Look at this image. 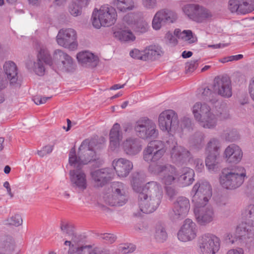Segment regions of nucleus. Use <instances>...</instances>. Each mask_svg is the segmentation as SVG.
<instances>
[{"label": "nucleus", "mask_w": 254, "mask_h": 254, "mask_svg": "<svg viewBox=\"0 0 254 254\" xmlns=\"http://www.w3.org/2000/svg\"><path fill=\"white\" fill-rule=\"evenodd\" d=\"M161 53L162 51L159 47L155 46H149L145 49L146 61L155 60L159 58Z\"/></svg>", "instance_id": "obj_43"}, {"label": "nucleus", "mask_w": 254, "mask_h": 254, "mask_svg": "<svg viewBox=\"0 0 254 254\" xmlns=\"http://www.w3.org/2000/svg\"><path fill=\"white\" fill-rule=\"evenodd\" d=\"M91 176L96 187H103L112 180L114 173L112 168H105L92 172Z\"/></svg>", "instance_id": "obj_18"}, {"label": "nucleus", "mask_w": 254, "mask_h": 254, "mask_svg": "<svg viewBox=\"0 0 254 254\" xmlns=\"http://www.w3.org/2000/svg\"><path fill=\"white\" fill-rule=\"evenodd\" d=\"M219 155L206 154L205 165L210 172H215L219 168L218 158Z\"/></svg>", "instance_id": "obj_37"}, {"label": "nucleus", "mask_w": 254, "mask_h": 254, "mask_svg": "<svg viewBox=\"0 0 254 254\" xmlns=\"http://www.w3.org/2000/svg\"><path fill=\"white\" fill-rule=\"evenodd\" d=\"M135 247L132 244H125L119 247V251L123 254H128L133 252Z\"/></svg>", "instance_id": "obj_55"}, {"label": "nucleus", "mask_w": 254, "mask_h": 254, "mask_svg": "<svg viewBox=\"0 0 254 254\" xmlns=\"http://www.w3.org/2000/svg\"><path fill=\"white\" fill-rule=\"evenodd\" d=\"M214 91L221 96L229 98L232 96L231 82L227 76L215 78L214 80Z\"/></svg>", "instance_id": "obj_21"}, {"label": "nucleus", "mask_w": 254, "mask_h": 254, "mask_svg": "<svg viewBox=\"0 0 254 254\" xmlns=\"http://www.w3.org/2000/svg\"><path fill=\"white\" fill-rule=\"evenodd\" d=\"M76 57L79 63L84 66L94 67L98 63V57L88 51L80 52Z\"/></svg>", "instance_id": "obj_26"}, {"label": "nucleus", "mask_w": 254, "mask_h": 254, "mask_svg": "<svg viewBox=\"0 0 254 254\" xmlns=\"http://www.w3.org/2000/svg\"><path fill=\"white\" fill-rule=\"evenodd\" d=\"M3 70L10 83H16L18 79V69L16 64L11 61L6 62L3 65Z\"/></svg>", "instance_id": "obj_31"}, {"label": "nucleus", "mask_w": 254, "mask_h": 254, "mask_svg": "<svg viewBox=\"0 0 254 254\" xmlns=\"http://www.w3.org/2000/svg\"><path fill=\"white\" fill-rule=\"evenodd\" d=\"M15 243L13 238L8 236H4L0 238V250L10 252L14 250Z\"/></svg>", "instance_id": "obj_35"}, {"label": "nucleus", "mask_w": 254, "mask_h": 254, "mask_svg": "<svg viewBox=\"0 0 254 254\" xmlns=\"http://www.w3.org/2000/svg\"><path fill=\"white\" fill-rule=\"evenodd\" d=\"M202 96H203V98L206 101L214 102V101H213V99L214 93L212 92V91L210 90L209 88H205L202 93Z\"/></svg>", "instance_id": "obj_61"}, {"label": "nucleus", "mask_w": 254, "mask_h": 254, "mask_svg": "<svg viewBox=\"0 0 254 254\" xmlns=\"http://www.w3.org/2000/svg\"><path fill=\"white\" fill-rule=\"evenodd\" d=\"M220 143L215 138L210 139L205 147L206 154L220 155Z\"/></svg>", "instance_id": "obj_36"}, {"label": "nucleus", "mask_w": 254, "mask_h": 254, "mask_svg": "<svg viewBox=\"0 0 254 254\" xmlns=\"http://www.w3.org/2000/svg\"><path fill=\"white\" fill-rule=\"evenodd\" d=\"M191 194L192 195V201L193 203L208 202L212 196L211 186L206 181H199L193 186Z\"/></svg>", "instance_id": "obj_9"}, {"label": "nucleus", "mask_w": 254, "mask_h": 254, "mask_svg": "<svg viewBox=\"0 0 254 254\" xmlns=\"http://www.w3.org/2000/svg\"><path fill=\"white\" fill-rule=\"evenodd\" d=\"M153 237L156 242L163 243L167 238L168 234L164 226L161 224H157L154 227Z\"/></svg>", "instance_id": "obj_34"}, {"label": "nucleus", "mask_w": 254, "mask_h": 254, "mask_svg": "<svg viewBox=\"0 0 254 254\" xmlns=\"http://www.w3.org/2000/svg\"><path fill=\"white\" fill-rule=\"evenodd\" d=\"M58 44L70 50H74L77 47L76 32L71 28L62 29L57 36Z\"/></svg>", "instance_id": "obj_13"}, {"label": "nucleus", "mask_w": 254, "mask_h": 254, "mask_svg": "<svg viewBox=\"0 0 254 254\" xmlns=\"http://www.w3.org/2000/svg\"><path fill=\"white\" fill-rule=\"evenodd\" d=\"M224 155L229 162L237 163L241 160L243 152L238 145L232 144L225 149Z\"/></svg>", "instance_id": "obj_27"}, {"label": "nucleus", "mask_w": 254, "mask_h": 254, "mask_svg": "<svg viewBox=\"0 0 254 254\" xmlns=\"http://www.w3.org/2000/svg\"><path fill=\"white\" fill-rule=\"evenodd\" d=\"M103 160L97 157L92 145L88 139L81 143L79 147L78 155L75 148L72 147L69 153V163L74 168H78L83 165L90 163L95 168H98L103 164Z\"/></svg>", "instance_id": "obj_2"}, {"label": "nucleus", "mask_w": 254, "mask_h": 254, "mask_svg": "<svg viewBox=\"0 0 254 254\" xmlns=\"http://www.w3.org/2000/svg\"><path fill=\"white\" fill-rule=\"evenodd\" d=\"M194 163L195 165V169L199 172H202L204 169L203 160L201 159H196L194 160Z\"/></svg>", "instance_id": "obj_64"}, {"label": "nucleus", "mask_w": 254, "mask_h": 254, "mask_svg": "<svg viewBox=\"0 0 254 254\" xmlns=\"http://www.w3.org/2000/svg\"><path fill=\"white\" fill-rule=\"evenodd\" d=\"M132 17L133 15L132 14H128L124 16V20L136 32L143 33L148 30V27L146 22L142 21L137 23H133Z\"/></svg>", "instance_id": "obj_32"}, {"label": "nucleus", "mask_w": 254, "mask_h": 254, "mask_svg": "<svg viewBox=\"0 0 254 254\" xmlns=\"http://www.w3.org/2000/svg\"><path fill=\"white\" fill-rule=\"evenodd\" d=\"M8 223L16 226H20L22 223V219L20 215L15 214L7 219Z\"/></svg>", "instance_id": "obj_56"}, {"label": "nucleus", "mask_w": 254, "mask_h": 254, "mask_svg": "<svg viewBox=\"0 0 254 254\" xmlns=\"http://www.w3.org/2000/svg\"><path fill=\"white\" fill-rule=\"evenodd\" d=\"M174 36L179 38L185 39L186 40L190 41L191 43L195 42L194 38L193 37L192 33L191 30H184L181 32L179 29L174 31Z\"/></svg>", "instance_id": "obj_46"}, {"label": "nucleus", "mask_w": 254, "mask_h": 254, "mask_svg": "<svg viewBox=\"0 0 254 254\" xmlns=\"http://www.w3.org/2000/svg\"><path fill=\"white\" fill-rule=\"evenodd\" d=\"M51 98V97H43L38 95L33 97V100L37 105H40L45 103L47 101Z\"/></svg>", "instance_id": "obj_63"}, {"label": "nucleus", "mask_w": 254, "mask_h": 254, "mask_svg": "<svg viewBox=\"0 0 254 254\" xmlns=\"http://www.w3.org/2000/svg\"><path fill=\"white\" fill-rule=\"evenodd\" d=\"M100 238L104 240L105 242L108 244H112L115 242L117 237L114 234L105 233L100 235Z\"/></svg>", "instance_id": "obj_58"}, {"label": "nucleus", "mask_w": 254, "mask_h": 254, "mask_svg": "<svg viewBox=\"0 0 254 254\" xmlns=\"http://www.w3.org/2000/svg\"><path fill=\"white\" fill-rule=\"evenodd\" d=\"M159 126L164 131L172 134L179 126L178 117L177 113L172 110H167L162 112L158 118Z\"/></svg>", "instance_id": "obj_8"}, {"label": "nucleus", "mask_w": 254, "mask_h": 254, "mask_svg": "<svg viewBox=\"0 0 254 254\" xmlns=\"http://www.w3.org/2000/svg\"><path fill=\"white\" fill-rule=\"evenodd\" d=\"M91 246H79L71 245L69 248L68 254H83L85 250L91 248Z\"/></svg>", "instance_id": "obj_49"}, {"label": "nucleus", "mask_w": 254, "mask_h": 254, "mask_svg": "<svg viewBox=\"0 0 254 254\" xmlns=\"http://www.w3.org/2000/svg\"><path fill=\"white\" fill-rule=\"evenodd\" d=\"M241 5V0H230L229 1V9L232 12L239 13V7Z\"/></svg>", "instance_id": "obj_54"}, {"label": "nucleus", "mask_w": 254, "mask_h": 254, "mask_svg": "<svg viewBox=\"0 0 254 254\" xmlns=\"http://www.w3.org/2000/svg\"><path fill=\"white\" fill-rule=\"evenodd\" d=\"M133 190L138 193L148 194V196L154 199L158 198L161 201L163 191L161 185L155 181H150L146 183L142 188L137 186L136 180L133 178L132 182Z\"/></svg>", "instance_id": "obj_12"}, {"label": "nucleus", "mask_w": 254, "mask_h": 254, "mask_svg": "<svg viewBox=\"0 0 254 254\" xmlns=\"http://www.w3.org/2000/svg\"><path fill=\"white\" fill-rule=\"evenodd\" d=\"M195 15V21L199 23L208 20L212 16L211 12L208 9L199 5Z\"/></svg>", "instance_id": "obj_41"}, {"label": "nucleus", "mask_w": 254, "mask_h": 254, "mask_svg": "<svg viewBox=\"0 0 254 254\" xmlns=\"http://www.w3.org/2000/svg\"><path fill=\"white\" fill-rule=\"evenodd\" d=\"M112 191L120 200V203L125 204L127 200L126 186L122 183L114 182L111 185Z\"/></svg>", "instance_id": "obj_30"}, {"label": "nucleus", "mask_w": 254, "mask_h": 254, "mask_svg": "<svg viewBox=\"0 0 254 254\" xmlns=\"http://www.w3.org/2000/svg\"><path fill=\"white\" fill-rule=\"evenodd\" d=\"M44 63L52 66L53 61L48 49L46 48H41L37 55L36 62L31 60L26 63V67L29 70H33L37 75L43 76L45 72V67Z\"/></svg>", "instance_id": "obj_7"}, {"label": "nucleus", "mask_w": 254, "mask_h": 254, "mask_svg": "<svg viewBox=\"0 0 254 254\" xmlns=\"http://www.w3.org/2000/svg\"><path fill=\"white\" fill-rule=\"evenodd\" d=\"M246 177V171L242 166H234L223 169L219 178L222 187L227 190H235L239 188Z\"/></svg>", "instance_id": "obj_3"}, {"label": "nucleus", "mask_w": 254, "mask_h": 254, "mask_svg": "<svg viewBox=\"0 0 254 254\" xmlns=\"http://www.w3.org/2000/svg\"><path fill=\"white\" fill-rule=\"evenodd\" d=\"M129 55L134 59L146 61L145 50L140 51L137 49H134L130 52Z\"/></svg>", "instance_id": "obj_51"}, {"label": "nucleus", "mask_w": 254, "mask_h": 254, "mask_svg": "<svg viewBox=\"0 0 254 254\" xmlns=\"http://www.w3.org/2000/svg\"><path fill=\"white\" fill-rule=\"evenodd\" d=\"M198 246L201 254H215L220 248V239L213 234H206L199 239Z\"/></svg>", "instance_id": "obj_11"}, {"label": "nucleus", "mask_w": 254, "mask_h": 254, "mask_svg": "<svg viewBox=\"0 0 254 254\" xmlns=\"http://www.w3.org/2000/svg\"><path fill=\"white\" fill-rule=\"evenodd\" d=\"M215 202L217 206L223 207L229 204V199L226 196H221L216 199Z\"/></svg>", "instance_id": "obj_60"}, {"label": "nucleus", "mask_w": 254, "mask_h": 254, "mask_svg": "<svg viewBox=\"0 0 254 254\" xmlns=\"http://www.w3.org/2000/svg\"><path fill=\"white\" fill-rule=\"evenodd\" d=\"M154 123L149 120L138 121L135 126V130L137 135L142 139L155 138L158 135Z\"/></svg>", "instance_id": "obj_14"}, {"label": "nucleus", "mask_w": 254, "mask_h": 254, "mask_svg": "<svg viewBox=\"0 0 254 254\" xmlns=\"http://www.w3.org/2000/svg\"><path fill=\"white\" fill-rule=\"evenodd\" d=\"M181 127L183 130L190 131L192 129V124L191 120L189 118L184 117L181 121Z\"/></svg>", "instance_id": "obj_57"}, {"label": "nucleus", "mask_w": 254, "mask_h": 254, "mask_svg": "<svg viewBox=\"0 0 254 254\" xmlns=\"http://www.w3.org/2000/svg\"><path fill=\"white\" fill-rule=\"evenodd\" d=\"M114 36L121 41H133L135 37L130 30L119 29L114 32Z\"/></svg>", "instance_id": "obj_39"}, {"label": "nucleus", "mask_w": 254, "mask_h": 254, "mask_svg": "<svg viewBox=\"0 0 254 254\" xmlns=\"http://www.w3.org/2000/svg\"><path fill=\"white\" fill-rule=\"evenodd\" d=\"M167 147L170 151L171 158L176 164H185L190 162L192 158L190 152L185 147L179 146L176 138L170 135L166 141Z\"/></svg>", "instance_id": "obj_6"}, {"label": "nucleus", "mask_w": 254, "mask_h": 254, "mask_svg": "<svg viewBox=\"0 0 254 254\" xmlns=\"http://www.w3.org/2000/svg\"><path fill=\"white\" fill-rule=\"evenodd\" d=\"M112 4L119 11L123 12L131 10L134 8V1L132 0H114Z\"/></svg>", "instance_id": "obj_33"}, {"label": "nucleus", "mask_w": 254, "mask_h": 254, "mask_svg": "<svg viewBox=\"0 0 254 254\" xmlns=\"http://www.w3.org/2000/svg\"><path fill=\"white\" fill-rule=\"evenodd\" d=\"M112 164L117 174L120 177H127L133 168L131 161L122 158L115 159Z\"/></svg>", "instance_id": "obj_23"}, {"label": "nucleus", "mask_w": 254, "mask_h": 254, "mask_svg": "<svg viewBox=\"0 0 254 254\" xmlns=\"http://www.w3.org/2000/svg\"><path fill=\"white\" fill-rule=\"evenodd\" d=\"M190 208L189 200L184 196H180L174 203L171 218L174 220L182 219L187 215Z\"/></svg>", "instance_id": "obj_16"}, {"label": "nucleus", "mask_w": 254, "mask_h": 254, "mask_svg": "<svg viewBox=\"0 0 254 254\" xmlns=\"http://www.w3.org/2000/svg\"><path fill=\"white\" fill-rule=\"evenodd\" d=\"M76 168L69 172L71 185L73 188L84 190L87 187L86 175L84 172L81 170V166Z\"/></svg>", "instance_id": "obj_20"}, {"label": "nucleus", "mask_w": 254, "mask_h": 254, "mask_svg": "<svg viewBox=\"0 0 254 254\" xmlns=\"http://www.w3.org/2000/svg\"><path fill=\"white\" fill-rule=\"evenodd\" d=\"M198 5L189 4L186 5L183 8L184 12L191 19L195 21L196 13L198 8Z\"/></svg>", "instance_id": "obj_45"}, {"label": "nucleus", "mask_w": 254, "mask_h": 254, "mask_svg": "<svg viewBox=\"0 0 254 254\" xmlns=\"http://www.w3.org/2000/svg\"><path fill=\"white\" fill-rule=\"evenodd\" d=\"M226 139L229 141H234L239 138L238 132L236 130H231L226 134Z\"/></svg>", "instance_id": "obj_62"}, {"label": "nucleus", "mask_w": 254, "mask_h": 254, "mask_svg": "<svg viewBox=\"0 0 254 254\" xmlns=\"http://www.w3.org/2000/svg\"><path fill=\"white\" fill-rule=\"evenodd\" d=\"M181 174L177 179L182 187H187L192 184L195 175L193 169L189 167L183 168Z\"/></svg>", "instance_id": "obj_29"}, {"label": "nucleus", "mask_w": 254, "mask_h": 254, "mask_svg": "<svg viewBox=\"0 0 254 254\" xmlns=\"http://www.w3.org/2000/svg\"><path fill=\"white\" fill-rule=\"evenodd\" d=\"M239 13L246 14L254 10V0H241Z\"/></svg>", "instance_id": "obj_44"}, {"label": "nucleus", "mask_w": 254, "mask_h": 254, "mask_svg": "<svg viewBox=\"0 0 254 254\" xmlns=\"http://www.w3.org/2000/svg\"><path fill=\"white\" fill-rule=\"evenodd\" d=\"M117 18L115 8L110 5L104 4L99 10L94 9L92 16V24L97 29L101 26L109 27L116 22Z\"/></svg>", "instance_id": "obj_4"}, {"label": "nucleus", "mask_w": 254, "mask_h": 254, "mask_svg": "<svg viewBox=\"0 0 254 254\" xmlns=\"http://www.w3.org/2000/svg\"><path fill=\"white\" fill-rule=\"evenodd\" d=\"M165 152L164 144L162 141H152L143 150V159L149 163H152L149 166V171L154 175L160 176L162 183L169 186L177 179V170L171 164L157 163Z\"/></svg>", "instance_id": "obj_1"}, {"label": "nucleus", "mask_w": 254, "mask_h": 254, "mask_svg": "<svg viewBox=\"0 0 254 254\" xmlns=\"http://www.w3.org/2000/svg\"><path fill=\"white\" fill-rule=\"evenodd\" d=\"M70 236L72 239L71 245L79 246H91L85 244V237L84 236L78 235L74 232V234Z\"/></svg>", "instance_id": "obj_48"}, {"label": "nucleus", "mask_w": 254, "mask_h": 254, "mask_svg": "<svg viewBox=\"0 0 254 254\" xmlns=\"http://www.w3.org/2000/svg\"><path fill=\"white\" fill-rule=\"evenodd\" d=\"M54 148V145H48L44 146L40 150H38L37 153L41 157H43L47 154L51 153Z\"/></svg>", "instance_id": "obj_59"}, {"label": "nucleus", "mask_w": 254, "mask_h": 254, "mask_svg": "<svg viewBox=\"0 0 254 254\" xmlns=\"http://www.w3.org/2000/svg\"><path fill=\"white\" fill-rule=\"evenodd\" d=\"M176 19V15L171 11H159L156 13L152 20V27L155 30H159L163 24L173 23Z\"/></svg>", "instance_id": "obj_22"}, {"label": "nucleus", "mask_w": 254, "mask_h": 254, "mask_svg": "<svg viewBox=\"0 0 254 254\" xmlns=\"http://www.w3.org/2000/svg\"><path fill=\"white\" fill-rule=\"evenodd\" d=\"M120 125L118 123L115 124L110 132V147L114 150L119 146L120 142L122 140L123 135L120 130Z\"/></svg>", "instance_id": "obj_28"}, {"label": "nucleus", "mask_w": 254, "mask_h": 254, "mask_svg": "<svg viewBox=\"0 0 254 254\" xmlns=\"http://www.w3.org/2000/svg\"><path fill=\"white\" fill-rule=\"evenodd\" d=\"M60 229L63 234L65 233L69 236L74 234V226L69 223L61 221L60 223Z\"/></svg>", "instance_id": "obj_47"}, {"label": "nucleus", "mask_w": 254, "mask_h": 254, "mask_svg": "<svg viewBox=\"0 0 254 254\" xmlns=\"http://www.w3.org/2000/svg\"><path fill=\"white\" fill-rule=\"evenodd\" d=\"M143 7L147 10H152L157 7V0H142Z\"/></svg>", "instance_id": "obj_52"}, {"label": "nucleus", "mask_w": 254, "mask_h": 254, "mask_svg": "<svg viewBox=\"0 0 254 254\" xmlns=\"http://www.w3.org/2000/svg\"><path fill=\"white\" fill-rule=\"evenodd\" d=\"M199 61L198 60L191 61L186 63V72L188 73L193 72L197 67Z\"/></svg>", "instance_id": "obj_53"}, {"label": "nucleus", "mask_w": 254, "mask_h": 254, "mask_svg": "<svg viewBox=\"0 0 254 254\" xmlns=\"http://www.w3.org/2000/svg\"><path fill=\"white\" fill-rule=\"evenodd\" d=\"M204 137V135L202 132H196L190 137V143L191 146L199 149L202 147Z\"/></svg>", "instance_id": "obj_40"}, {"label": "nucleus", "mask_w": 254, "mask_h": 254, "mask_svg": "<svg viewBox=\"0 0 254 254\" xmlns=\"http://www.w3.org/2000/svg\"><path fill=\"white\" fill-rule=\"evenodd\" d=\"M208 202L194 203V213L197 222L201 225H205L211 222L215 218L213 207Z\"/></svg>", "instance_id": "obj_10"}, {"label": "nucleus", "mask_w": 254, "mask_h": 254, "mask_svg": "<svg viewBox=\"0 0 254 254\" xmlns=\"http://www.w3.org/2000/svg\"><path fill=\"white\" fill-rule=\"evenodd\" d=\"M103 199L106 204L112 206H120L124 205L120 203L119 199L114 195L112 191L104 194Z\"/></svg>", "instance_id": "obj_42"}, {"label": "nucleus", "mask_w": 254, "mask_h": 254, "mask_svg": "<svg viewBox=\"0 0 254 254\" xmlns=\"http://www.w3.org/2000/svg\"><path fill=\"white\" fill-rule=\"evenodd\" d=\"M83 6H79V4L73 0L68 8L69 12L73 16H77L81 14V9Z\"/></svg>", "instance_id": "obj_50"}, {"label": "nucleus", "mask_w": 254, "mask_h": 254, "mask_svg": "<svg viewBox=\"0 0 254 254\" xmlns=\"http://www.w3.org/2000/svg\"><path fill=\"white\" fill-rule=\"evenodd\" d=\"M247 222H242L236 227L235 238L236 241L241 243L248 245L249 243L254 241V229Z\"/></svg>", "instance_id": "obj_15"}, {"label": "nucleus", "mask_w": 254, "mask_h": 254, "mask_svg": "<svg viewBox=\"0 0 254 254\" xmlns=\"http://www.w3.org/2000/svg\"><path fill=\"white\" fill-rule=\"evenodd\" d=\"M54 58L55 60H59L61 62L60 67L62 70L70 71L73 69L72 58L62 50H55L54 54Z\"/></svg>", "instance_id": "obj_24"}, {"label": "nucleus", "mask_w": 254, "mask_h": 254, "mask_svg": "<svg viewBox=\"0 0 254 254\" xmlns=\"http://www.w3.org/2000/svg\"><path fill=\"white\" fill-rule=\"evenodd\" d=\"M195 119L201 126L206 128H213L217 125V118L205 103H196L192 107Z\"/></svg>", "instance_id": "obj_5"}, {"label": "nucleus", "mask_w": 254, "mask_h": 254, "mask_svg": "<svg viewBox=\"0 0 254 254\" xmlns=\"http://www.w3.org/2000/svg\"><path fill=\"white\" fill-rule=\"evenodd\" d=\"M123 147L125 152L129 155H135L140 152L142 145L137 138H128L123 143Z\"/></svg>", "instance_id": "obj_25"}, {"label": "nucleus", "mask_w": 254, "mask_h": 254, "mask_svg": "<svg viewBox=\"0 0 254 254\" xmlns=\"http://www.w3.org/2000/svg\"><path fill=\"white\" fill-rule=\"evenodd\" d=\"M160 200L158 198L154 199L148 196V194L139 193L138 203L139 210L143 213H151L153 212L158 207Z\"/></svg>", "instance_id": "obj_19"}, {"label": "nucleus", "mask_w": 254, "mask_h": 254, "mask_svg": "<svg viewBox=\"0 0 254 254\" xmlns=\"http://www.w3.org/2000/svg\"><path fill=\"white\" fill-rule=\"evenodd\" d=\"M197 227L191 219H187L178 232V239L182 242H188L193 240L196 236Z\"/></svg>", "instance_id": "obj_17"}, {"label": "nucleus", "mask_w": 254, "mask_h": 254, "mask_svg": "<svg viewBox=\"0 0 254 254\" xmlns=\"http://www.w3.org/2000/svg\"><path fill=\"white\" fill-rule=\"evenodd\" d=\"M242 216L250 226L254 227V204L247 205L242 211Z\"/></svg>", "instance_id": "obj_38"}]
</instances>
